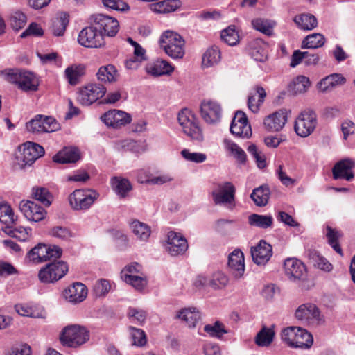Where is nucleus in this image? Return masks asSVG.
Listing matches in <instances>:
<instances>
[{
	"label": "nucleus",
	"mask_w": 355,
	"mask_h": 355,
	"mask_svg": "<svg viewBox=\"0 0 355 355\" xmlns=\"http://www.w3.org/2000/svg\"><path fill=\"white\" fill-rule=\"evenodd\" d=\"M0 75L4 80L15 84L23 92H35L38 89L39 79L31 71L17 68H8L2 70Z\"/></svg>",
	"instance_id": "1"
},
{
	"label": "nucleus",
	"mask_w": 355,
	"mask_h": 355,
	"mask_svg": "<svg viewBox=\"0 0 355 355\" xmlns=\"http://www.w3.org/2000/svg\"><path fill=\"white\" fill-rule=\"evenodd\" d=\"M281 339L291 349H309L313 343V338L310 332L304 328L295 326L282 329Z\"/></svg>",
	"instance_id": "2"
},
{
	"label": "nucleus",
	"mask_w": 355,
	"mask_h": 355,
	"mask_svg": "<svg viewBox=\"0 0 355 355\" xmlns=\"http://www.w3.org/2000/svg\"><path fill=\"white\" fill-rule=\"evenodd\" d=\"M159 44L166 54L173 60L183 58L185 54V42L178 33L166 31L159 38Z\"/></svg>",
	"instance_id": "3"
},
{
	"label": "nucleus",
	"mask_w": 355,
	"mask_h": 355,
	"mask_svg": "<svg viewBox=\"0 0 355 355\" xmlns=\"http://www.w3.org/2000/svg\"><path fill=\"white\" fill-rule=\"evenodd\" d=\"M180 125L185 135L193 141L200 142L204 137L198 121L194 114L189 109H182L178 116Z\"/></svg>",
	"instance_id": "4"
},
{
	"label": "nucleus",
	"mask_w": 355,
	"mask_h": 355,
	"mask_svg": "<svg viewBox=\"0 0 355 355\" xmlns=\"http://www.w3.org/2000/svg\"><path fill=\"white\" fill-rule=\"evenodd\" d=\"M61 254L62 249L58 246L38 243L27 252L24 259L27 263L38 264L51 259L59 258Z\"/></svg>",
	"instance_id": "5"
},
{
	"label": "nucleus",
	"mask_w": 355,
	"mask_h": 355,
	"mask_svg": "<svg viewBox=\"0 0 355 355\" xmlns=\"http://www.w3.org/2000/svg\"><path fill=\"white\" fill-rule=\"evenodd\" d=\"M89 338V331L78 324L66 327L60 335V341L64 346L78 347L86 343Z\"/></svg>",
	"instance_id": "6"
},
{
	"label": "nucleus",
	"mask_w": 355,
	"mask_h": 355,
	"mask_svg": "<svg viewBox=\"0 0 355 355\" xmlns=\"http://www.w3.org/2000/svg\"><path fill=\"white\" fill-rule=\"evenodd\" d=\"M99 197L92 189H76L68 198L71 207L76 211L88 209Z\"/></svg>",
	"instance_id": "7"
},
{
	"label": "nucleus",
	"mask_w": 355,
	"mask_h": 355,
	"mask_svg": "<svg viewBox=\"0 0 355 355\" xmlns=\"http://www.w3.org/2000/svg\"><path fill=\"white\" fill-rule=\"evenodd\" d=\"M67 271L68 266L64 261H55L42 268L38 272V278L42 283H55L62 279Z\"/></svg>",
	"instance_id": "8"
},
{
	"label": "nucleus",
	"mask_w": 355,
	"mask_h": 355,
	"mask_svg": "<svg viewBox=\"0 0 355 355\" xmlns=\"http://www.w3.org/2000/svg\"><path fill=\"white\" fill-rule=\"evenodd\" d=\"M295 317L303 324L309 325H319L324 321L320 309L312 303H306L299 306L295 311Z\"/></svg>",
	"instance_id": "9"
},
{
	"label": "nucleus",
	"mask_w": 355,
	"mask_h": 355,
	"mask_svg": "<svg viewBox=\"0 0 355 355\" xmlns=\"http://www.w3.org/2000/svg\"><path fill=\"white\" fill-rule=\"evenodd\" d=\"M78 42L79 44L86 48H99L105 43L103 34L92 21L90 26L80 31Z\"/></svg>",
	"instance_id": "10"
},
{
	"label": "nucleus",
	"mask_w": 355,
	"mask_h": 355,
	"mask_svg": "<svg viewBox=\"0 0 355 355\" xmlns=\"http://www.w3.org/2000/svg\"><path fill=\"white\" fill-rule=\"evenodd\" d=\"M235 187L230 182H223L215 184L211 196L213 202L217 205H230L234 202Z\"/></svg>",
	"instance_id": "11"
},
{
	"label": "nucleus",
	"mask_w": 355,
	"mask_h": 355,
	"mask_svg": "<svg viewBox=\"0 0 355 355\" xmlns=\"http://www.w3.org/2000/svg\"><path fill=\"white\" fill-rule=\"evenodd\" d=\"M316 125L315 113L312 110H304L296 118L294 128L297 135L306 137L313 132Z\"/></svg>",
	"instance_id": "12"
},
{
	"label": "nucleus",
	"mask_w": 355,
	"mask_h": 355,
	"mask_svg": "<svg viewBox=\"0 0 355 355\" xmlns=\"http://www.w3.org/2000/svg\"><path fill=\"white\" fill-rule=\"evenodd\" d=\"M106 88L101 84H89L80 87L77 92V101L83 105H90L103 97Z\"/></svg>",
	"instance_id": "13"
},
{
	"label": "nucleus",
	"mask_w": 355,
	"mask_h": 355,
	"mask_svg": "<svg viewBox=\"0 0 355 355\" xmlns=\"http://www.w3.org/2000/svg\"><path fill=\"white\" fill-rule=\"evenodd\" d=\"M59 124L51 116L37 115L26 123L27 130L33 133L52 132L57 130Z\"/></svg>",
	"instance_id": "14"
},
{
	"label": "nucleus",
	"mask_w": 355,
	"mask_h": 355,
	"mask_svg": "<svg viewBox=\"0 0 355 355\" xmlns=\"http://www.w3.org/2000/svg\"><path fill=\"white\" fill-rule=\"evenodd\" d=\"M91 21L98 27L103 35L114 37L119 30V23L114 17L103 14H94L90 17Z\"/></svg>",
	"instance_id": "15"
},
{
	"label": "nucleus",
	"mask_w": 355,
	"mask_h": 355,
	"mask_svg": "<svg viewBox=\"0 0 355 355\" xmlns=\"http://www.w3.org/2000/svg\"><path fill=\"white\" fill-rule=\"evenodd\" d=\"M228 282V277L223 272L218 270L209 276L198 275L194 284L196 286H209L214 290H219L225 288Z\"/></svg>",
	"instance_id": "16"
},
{
	"label": "nucleus",
	"mask_w": 355,
	"mask_h": 355,
	"mask_svg": "<svg viewBox=\"0 0 355 355\" xmlns=\"http://www.w3.org/2000/svg\"><path fill=\"white\" fill-rule=\"evenodd\" d=\"M200 114L207 123L217 124L222 116L221 106L215 101L204 100L200 104Z\"/></svg>",
	"instance_id": "17"
},
{
	"label": "nucleus",
	"mask_w": 355,
	"mask_h": 355,
	"mask_svg": "<svg viewBox=\"0 0 355 355\" xmlns=\"http://www.w3.org/2000/svg\"><path fill=\"white\" fill-rule=\"evenodd\" d=\"M19 209L24 217L31 222L37 223L44 220L47 214L43 207L32 200H21Z\"/></svg>",
	"instance_id": "18"
},
{
	"label": "nucleus",
	"mask_w": 355,
	"mask_h": 355,
	"mask_svg": "<svg viewBox=\"0 0 355 355\" xmlns=\"http://www.w3.org/2000/svg\"><path fill=\"white\" fill-rule=\"evenodd\" d=\"M19 159L24 166H31L36 159L44 154V148L35 143L28 141L19 148Z\"/></svg>",
	"instance_id": "19"
},
{
	"label": "nucleus",
	"mask_w": 355,
	"mask_h": 355,
	"mask_svg": "<svg viewBox=\"0 0 355 355\" xmlns=\"http://www.w3.org/2000/svg\"><path fill=\"white\" fill-rule=\"evenodd\" d=\"M164 247L171 256H178L186 252L188 243L187 239L182 234L171 231L167 234Z\"/></svg>",
	"instance_id": "20"
},
{
	"label": "nucleus",
	"mask_w": 355,
	"mask_h": 355,
	"mask_svg": "<svg viewBox=\"0 0 355 355\" xmlns=\"http://www.w3.org/2000/svg\"><path fill=\"white\" fill-rule=\"evenodd\" d=\"M284 271L291 282L304 280L306 277V267L302 262L295 258H288L284 264Z\"/></svg>",
	"instance_id": "21"
},
{
	"label": "nucleus",
	"mask_w": 355,
	"mask_h": 355,
	"mask_svg": "<svg viewBox=\"0 0 355 355\" xmlns=\"http://www.w3.org/2000/svg\"><path fill=\"white\" fill-rule=\"evenodd\" d=\"M101 120L107 126L117 128L130 123L132 117L130 114L124 111L112 110L105 112L101 116Z\"/></svg>",
	"instance_id": "22"
},
{
	"label": "nucleus",
	"mask_w": 355,
	"mask_h": 355,
	"mask_svg": "<svg viewBox=\"0 0 355 355\" xmlns=\"http://www.w3.org/2000/svg\"><path fill=\"white\" fill-rule=\"evenodd\" d=\"M250 252L254 263L258 266H264L272 255V248L269 243L261 240L257 245L251 248Z\"/></svg>",
	"instance_id": "23"
},
{
	"label": "nucleus",
	"mask_w": 355,
	"mask_h": 355,
	"mask_svg": "<svg viewBox=\"0 0 355 355\" xmlns=\"http://www.w3.org/2000/svg\"><path fill=\"white\" fill-rule=\"evenodd\" d=\"M87 295L86 286L80 282H76L70 285L64 291V299L72 304H77L83 302Z\"/></svg>",
	"instance_id": "24"
},
{
	"label": "nucleus",
	"mask_w": 355,
	"mask_h": 355,
	"mask_svg": "<svg viewBox=\"0 0 355 355\" xmlns=\"http://www.w3.org/2000/svg\"><path fill=\"white\" fill-rule=\"evenodd\" d=\"M228 267L235 278H241L245 272L244 256L241 250L236 249L228 257Z\"/></svg>",
	"instance_id": "25"
},
{
	"label": "nucleus",
	"mask_w": 355,
	"mask_h": 355,
	"mask_svg": "<svg viewBox=\"0 0 355 355\" xmlns=\"http://www.w3.org/2000/svg\"><path fill=\"white\" fill-rule=\"evenodd\" d=\"M15 311L21 316L32 318H45L44 309L36 304H17L15 305Z\"/></svg>",
	"instance_id": "26"
},
{
	"label": "nucleus",
	"mask_w": 355,
	"mask_h": 355,
	"mask_svg": "<svg viewBox=\"0 0 355 355\" xmlns=\"http://www.w3.org/2000/svg\"><path fill=\"white\" fill-rule=\"evenodd\" d=\"M174 69V67L169 62L163 59H157L146 67L147 73L155 77L169 76Z\"/></svg>",
	"instance_id": "27"
},
{
	"label": "nucleus",
	"mask_w": 355,
	"mask_h": 355,
	"mask_svg": "<svg viewBox=\"0 0 355 355\" xmlns=\"http://www.w3.org/2000/svg\"><path fill=\"white\" fill-rule=\"evenodd\" d=\"M354 164V161L352 159H345L336 163L332 170L334 178L336 180L345 179L346 180L352 179L354 175L352 168Z\"/></svg>",
	"instance_id": "28"
},
{
	"label": "nucleus",
	"mask_w": 355,
	"mask_h": 355,
	"mask_svg": "<svg viewBox=\"0 0 355 355\" xmlns=\"http://www.w3.org/2000/svg\"><path fill=\"white\" fill-rule=\"evenodd\" d=\"M287 121V115L284 110H279L266 116L263 124L270 131H279Z\"/></svg>",
	"instance_id": "29"
},
{
	"label": "nucleus",
	"mask_w": 355,
	"mask_h": 355,
	"mask_svg": "<svg viewBox=\"0 0 355 355\" xmlns=\"http://www.w3.org/2000/svg\"><path fill=\"white\" fill-rule=\"evenodd\" d=\"M266 47V44L262 40H253L248 44L249 54L255 61L263 62L268 58Z\"/></svg>",
	"instance_id": "30"
},
{
	"label": "nucleus",
	"mask_w": 355,
	"mask_h": 355,
	"mask_svg": "<svg viewBox=\"0 0 355 355\" xmlns=\"http://www.w3.org/2000/svg\"><path fill=\"white\" fill-rule=\"evenodd\" d=\"M129 225L137 240L144 243L148 241L152 233L150 226L137 219L131 220Z\"/></svg>",
	"instance_id": "31"
},
{
	"label": "nucleus",
	"mask_w": 355,
	"mask_h": 355,
	"mask_svg": "<svg viewBox=\"0 0 355 355\" xmlns=\"http://www.w3.org/2000/svg\"><path fill=\"white\" fill-rule=\"evenodd\" d=\"M110 184L114 193L121 198H126L132 189L130 180L121 176L112 178Z\"/></svg>",
	"instance_id": "32"
},
{
	"label": "nucleus",
	"mask_w": 355,
	"mask_h": 355,
	"mask_svg": "<svg viewBox=\"0 0 355 355\" xmlns=\"http://www.w3.org/2000/svg\"><path fill=\"white\" fill-rule=\"evenodd\" d=\"M176 317L184 322L189 328H193L201 318L199 310L196 307H187L180 309Z\"/></svg>",
	"instance_id": "33"
},
{
	"label": "nucleus",
	"mask_w": 355,
	"mask_h": 355,
	"mask_svg": "<svg viewBox=\"0 0 355 355\" xmlns=\"http://www.w3.org/2000/svg\"><path fill=\"white\" fill-rule=\"evenodd\" d=\"M266 92L261 86H256L254 89L248 96V107L249 110L257 113L259 110L260 105L263 103Z\"/></svg>",
	"instance_id": "34"
},
{
	"label": "nucleus",
	"mask_w": 355,
	"mask_h": 355,
	"mask_svg": "<svg viewBox=\"0 0 355 355\" xmlns=\"http://www.w3.org/2000/svg\"><path fill=\"white\" fill-rule=\"evenodd\" d=\"M79 159V150L74 147L64 148L53 158L55 162L60 164L73 163L77 162Z\"/></svg>",
	"instance_id": "35"
},
{
	"label": "nucleus",
	"mask_w": 355,
	"mask_h": 355,
	"mask_svg": "<svg viewBox=\"0 0 355 355\" xmlns=\"http://www.w3.org/2000/svg\"><path fill=\"white\" fill-rule=\"evenodd\" d=\"M345 83V78L339 73H333L322 78L318 84V89L322 92L331 90L338 85Z\"/></svg>",
	"instance_id": "36"
},
{
	"label": "nucleus",
	"mask_w": 355,
	"mask_h": 355,
	"mask_svg": "<svg viewBox=\"0 0 355 355\" xmlns=\"http://www.w3.org/2000/svg\"><path fill=\"white\" fill-rule=\"evenodd\" d=\"M297 26L303 31H311L318 26L316 17L309 13H302L296 15L293 19Z\"/></svg>",
	"instance_id": "37"
},
{
	"label": "nucleus",
	"mask_w": 355,
	"mask_h": 355,
	"mask_svg": "<svg viewBox=\"0 0 355 355\" xmlns=\"http://www.w3.org/2000/svg\"><path fill=\"white\" fill-rule=\"evenodd\" d=\"M223 146L225 151L236 159L239 162L245 163L246 154L235 142L230 139L225 138L223 140Z\"/></svg>",
	"instance_id": "38"
},
{
	"label": "nucleus",
	"mask_w": 355,
	"mask_h": 355,
	"mask_svg": "<svg viewBox=\"0 0 355 355\" xmlns=\"http://www.w3.org/2000/svg\"><path fill=\"white\" fill-rule=\"evenodd\" d=\"M270 191L267 185H261L253 189L250 198L258 207H264L268 204Z\"/></svg>",
	"instance_id": "39"
},
{
	"label": "nucleus",
	"mask_w": 355,
	"mask_h": 355,
	"mask_svg": "<svg viewBox=\"0 0 355 355\" xmlns=\"http://www.w3.org/2000/svg\"><path fill=\"white\" fill-rule=\"evenodd\" d=\"M221 59V53L217 46L209 48L203 54L202 66L203 68L212 67L218 64Z\"/></svg>",
	"instance_id": "40"
},
{
	"label": "nucleus",
	"mask_w": 355,
	"mask_h": 355,
	"mask_svg": "<svg viewBox=\"0 0 355 355\" xmlns=\"http://www.w3.org/2000/svg\"><path fill=\"white\" fill-rule=\"evenodd\" d=\"M96 75L98 80L105 83L115 82L119 76L116 69L112 64L100 67Z\"/></svg>",
	"instance_id": "41"
},
{
	"label": "nucleus",
	"mask_w": 355,
	"mask_h": 355,
	"mask_svg": "<svg viewBox=\"0 0 355 355\" xmlns=\"http://www.w3.org/2000/svg\"><path fill=\"white\" fill-rule=\"evenodd\" d=\"M143 266L137 262H131L127 264L121 271V279L125 282L130 281L135 276L144 273Z\"/></svg>",
	"instance_id": "42"
},
{
	"label": "nucleus",
	"mask_w": 355,
	"mask_h": 355,
	"mask_svg": "<svg viewBox=\"0 0 355 355\" xmlns=\"http://www.w3.org/2000/svg\"><path fill=\"white\" fill-rule=\"evenodd\" d=\"M251 24L254 29L266 35H271L272 34L273 28L275 26V21L261 17L253 19Z\"/></svg>",
	"instance_id": "43"
},
{
	"label": "nucleus",
	"mask_w": 355,
	"mask_h": 355,
	"mask_svg": "<svg viewBox=\"0 0 355 355\" xmlns=\"http://www.w3.org/2000/svg\"><path fill=\"white\" fill-rule=\"evenodd\" d=\"M85 67L82 64H72L64 71V77L71 85L79 83L80 78L84 74Z\"/></svg>",
	"instance_id": "44"
},
{
	"label": "nucleus",
	"mask_w": 355,
	"mask_h": 355,
	"mask_svg": "<svg viewBox=\"0 0 355 355\" xmlns=\"http://www.w3.org/2000/svg\"><path fill=\"white\" fill-rule=\"evenodd\" d=\"M182 5L180 0H165L152 5V10L157 13H168L175 11Z\"/></svg>",
	"instance_id": "45"
},
{
	"label": "nucleus",
	"mask_w": 355,
	"mask_h": 355,
	"mask_svg": "<svg viewBox=\"0 0 355 355\" xmlns=\"http://www.w3.org/2000/svg\"><path fill=\"white\" fill-rule=\"evenodd\" d=\"M273 218L270 215L252 214L248 216L250 225L261 229H267L272 226Z\"/></svg>",
	"instance_id": "46"
},
{
	"label": "nucleus",
	"mask_w": 355,
	"mask_h": 355,
	"mask_svg": "<svg viewBox=\"0 0 355 355\" xmlns=\"http://www.w3.org/2000/svg\"><path fill=\"white\" fill-rule=\"evenodd\" d=\"M310 262L316 268L324 272H330L333 269V266L329 261L320 255L317 252H311L309 254Z\"/></svg>",
	"instance_id": "47"
},
{
	"label": "nucleus",
	"mask_w": 355,
	"mask_h": 355,
	"mask_svg": "<svg viewBox=\"0 0 355 355\" xmlns=\"http://www.w3.org/2000/svg\"><path fill=\"white\" fill-rule=\"evenodd\" d=\"M33 198L40 201L46 207H49L53 201V196L45 187H35L32 189Z\"/></svg>",
	"instance_id": "48"
},
{
	"label": "nucleus",
	"mask_w": 355,
	"mask_h": 355,
	"mask_svg": "<svg viewBox=\"0 0 355 355\" xmlns=\"http://www.w3.org/2000/svg\"><path fill=\"white\" fill-rule=\"evenodd\" d=\"M325 43V38L320 33H313L307 35L302 41V49H318Z\"/></svg>",
	"instance_id": "49"
},
{
	"label": "nucleus",
	"mask_w": 355,
	"mask_h": 355,
	"mask_svg": "<svg viewBox=\"0 0 355 355\" xmlns=\"http://www.w3.org/2000/svg\"><path fill=\"white\" fill-rule=\"evenodd\" d=\"M223 41L230 46H235L239 42V33L234 25L230 26L221 31Z\"/></svg>",
	"instance_id": "50"
},
{
	"label": "nucleus",
	"mask_w": 355,
	"mask_h": 355,
	"mask_svg": "<svg viewBox=\"0 0 355 355\" xmlns=\"http://www.w3.org/2000/svg\"><path fill=\"white\" fill-rule=\"evenodd\" d=\"M309 78L304 76H297L290 85V88L293 93L302 94L306 92L310 87Z\"/></svg>",
	"instance_id": "51"
},
{
	"label": "nucleus",
	"mask_w": 355,
	"mask_h": 355,
	"mask_svg": "<svg viewBox=\"0 0 355 355\" xmlns=\"http://www.w3.org/2000/svg\"><path fill=\"white\" fill-rule=\"evenodd\" d=\"M69 24L68 15L65 13L61 14L59 17L53 20L51 30L55 36H62L65 32Z\"/></svg>",
	"instance_id": "52"
},
{
	"label": "nucleus",
	"mask_w": 355,
	"mask_h": 355,
	"mask_svg": "<svg viewBox=\"0 0 355 355\" xmlns=\"http://www.w3.org/2000/svg\"><path fill=\"white\" fill-rule=\"evenodd\" d=\"M274 331L271 329L263 327L256 336L255 343L259 347H268L273 340Z\"/></svg>",
	"instance_id": "53"
},
{
	"label": "nucleus",
	"mask_w": 355,
	"mask_h": 355,
	"mask_svg": "<svg viewBox=\"0 0 355 355\" xmlns=\"http://www.w3.org/2000/svg\"><path fill=\"white\" fill-rule=\"evenodd\" d=\"M230 132L239 137L249 138L252 135L251 126L249 123H231Z\"/></svg>",
	"instance_id": "54"
},
{
	"label": "nucleus",
	"mask_w": 355,
	"mask_h": 355,
	"mask_svg": "<svg viewBox=\"0 0 355 355\" xmlns=\"http://www.w3.org/2000/svg\"><path fill=\"white\" fill-rule=\"evenodd\" d=\"M115 148L119 151H130L135 153H141L139 142L134 140L125 139L116 142Z\"/></svg>",
	"instance_id": "55"
},
{
	"label": "nucleus",
	"mask_w": 355,
	"mask_h": 355,
	"mask_svg": "<svg viewBox=\"0 0 355 355\" xmlns=\"http://www.w3.org/2000/svg\"><path fill=\"white\" fill-rule=\"evenodd\" d=\"M204 331L211 337L220 338L224 334L227 333L225 326L219 321H216L212 324H206L204 327Z\"/></svg>",
	"instance_id": "56"
},
{
	"label": "nucleus",
	"mask_w": 355,
	"mask_h": 355,
	"mask_svg": "<svg viewBox=\"0 0 355 355\" xmlns=\"http://www.w3.org/2000/svg\"><path fill=\"white\" fill-rule=\"evenodd\" d=\"M15 220L13 211L7 203H0V221L7 225L14 223Z\"/></svg>",
	"instance_id": "57"
},
{
	"label": "nucleus",
	"mask_w": 355,
	"mask_h": 355,
	"mask_svg": "<svg viewBox=\"0 0 355 355\" xmlns=\"http://www.w3.org/2000/svg\"><path fill=\"white\" fill-rule=\"evenodd\" d=\"M182 157L187 162L200 164L206 161L207 155L202 153L191 152L189 149H183L180 153Z\"/></svg>",
	"instance_id": "58"
},
{
	"label": "nucleus",
	"mask_w": 355,
	"mask_h": 355,
	"mask_svg": "<svg viewBox=\"0 0 355 355\" xmlns=\"http://www.w3.org/2000/svg\"><path fill=\"white\" fill-rule=\"evenodd\" d=\"M11 27L16 31L22 28L26 24V16L20 11L12 13L10 17Z\"/></svg>",
	"instance_id": "59"
},
{
	"label": "nucleus",
	"mask_w": 355,
	"mask_h": 355,
	"mask_svg": "<svg viewBox=\"0 0 355 355\" xmlns=\"http://www.w3.org/2000/svg\"><path fill=\"white\" fill-rule=\"evenodd\" d=\"M31 232L32 229L30 227L19 226L10 230L9 234L20 241H26L31 236Z\"/></svg>",
	"instance_id": "60"
},
{
	"label": "nucleus",
	"mask_w": 355,
	"mask_h": 355,
	"mask_svg": "<svg viewBox=\"0 0 355 355\" xmlns=\"http://www.w3.org/2000/svg\"><path fill=\"white\" fill-rule=\"evenodd\" d=\"M125 283L131 286L137 291H142L148 284V279L146 274L144 272L141 275L135 276L130 281H127Z\"/></svg>",
	"instance_id": "61"
},
{
	"label": "nucleus",
	"mask_w": 355,
	"mask_h": 355,
	"mask_svg": "<svg viewBox=\"0 0 355 355\" xmlns=\"http://www.w3.org/2000/svg\"><path fill=\"white\" fill-rule=\"evenodd\" d=\"M111 288L110 283L108 280L101 279L96 282L94 285V291L96 296L101 297L105 295Z\"/></svg>",
	"instance_id": "62"
},
{
	"label": "nucleus",
	"mask_w": 355,
	"mask_h": 355,
	"mask_svg": "<svg viewBox=\"0 0 355 355\" xmlns=\"http://www.w3.org/2000/svg\"><path fill=\"white\" fill-rule=\"evenodd\" d=\"M130 333L132 339V343L135 345L144 346L146 343V335L143 330L135 327H130Z\"/></svg>",
	"instance_id": "63"
},
{
	"label": "nucleus",
	"mask_w": 355,
	"mask_h": 355,
	"mask_svg": "<svg viewBox=\"0 0 355 355\" xmlns=\"http://www.w3.org/2000/svg\"><path fill=\"white\" fill-rule=\"evenodd\" d=\"M128 315L132 321L137 322L139 324H142L146 318V312L142 309L130 307L128 309Z\"/></svg>",
	"instance_id": "64"
}]
</instances>
